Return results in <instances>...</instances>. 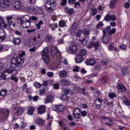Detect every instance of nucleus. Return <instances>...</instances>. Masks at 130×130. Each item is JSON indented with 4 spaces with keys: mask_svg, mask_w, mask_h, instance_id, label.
Here are the masks:
<instances>
[{
    "mask_svg": "<svg viewBox=\"0 0 130 130\" xmlns=\"http://www.w3.org/2000/svg\"><path fill=\"white\" fill-rule=\"evenodd\" d=\"M113 45V43H111L110 44L108 48L109 50H112V49L114 47Z\"/></svg>",
    "mask_w": 130,
    "mask_h": 130,
    "instance_id": "nucleus-53",
    "label": "nucleus"
},
{
    "mask_svg": "<svg viewBox=\"0 0 130 130\" xmlns=\"http://www.w3.org/2000/svg\"><path fill=\"white\" fill-rule=\"evenodd\" d=\"M108 96L110 99H112L116 97V94L114 93H110L108 94Z\"/></svg>",
    "mask_w": 130,
    "mask_h": 130,
    "instance_id": "nucleus-42",
    "label": "nucleus"
},
{
    "mask_svg": "<svg viewBox=\"0 0 130 130\" xmlns=\"http://www.w3.org/2000/svg\"><path fill=\"white\" fill-rule=\"evenodd\" d=\"M12 8L13 10H16L23 9L24 7L23 5L20 1H14L12 3Z\"/></svg>",
    "mask_w": 130,
    "mask_h": 130,
    "instance_id": "nucleus-3",
    "label": "nucleus"
},
{
    "mask_svg": "<svg viewBox=\"0 0 130 130\" xmlns=\"http://www.w3.org/2000/svg\"><path fill=\"white\" fill-rule=\"evenodd\" d=\"M41 84L38 82H35L34 84V86L37 88H39L41 86Z\"/></svg>",
    "mask_w": 130,
    "mask_h": 130,
    "instance_id": "nucleus-47",
    "label": "nucleus"
},
{
    "mask_svg": "<svg viewBox=\"0 0 130 130\" xmlns=\"http://www.w3.org/2000/svg\"><path fill=\"white\" fill-rule=\"evenodd\" d=\"M37 49L36 46H34L32 48L29 49V51L30 52H34Z\"/></svg>",
    "mask_w": 130,
    "mask_h": 130,
    "instance_id": "nucleus-54",
    "label": "nucleus"
},
{
    "mask_svg": "<svg viewBox=\"0 0 130 130\" xmlns=\"http://www.w3.org/2000/svg\"><path fill=\"white\" fill-rule=\"evenodd\" d=\"M1 111L2 113V114H3L4 115L8 117L9 113V110L6 109H3Z\"/></svg>",
    "mask_w": 130,
    "mask_h": 130,
    "instance_id": "nucleus-23",
    "label": "nucleus"
},
{
    "mask_svg": "<svg viewBox=\"0 0 130 130\" xmlns=\"http://www.w3.org/2000/svg\"><path fill=\"white\" fill-rule=\"evenodd\" d=\"M16 70L11 68H7L5 69L4 72H5L8 73H11L14 71L15 72Z\"/></svg>",
    "mask_w": 130,
    "mask_h": 130,
    "instance_id": "nucleus-24",
    "label": "nucleus"
},
{
    "mask_svg": "<svg viewBox=\"0 0 130 130\" xmlns=\"http://www.w3.org/2000/svg\"><path fill=\"white\" fill-rule=\"evenodd\" d=\"M68 119L70 121H72L73 120L72 116L71 115H68Z\"/></svg>",
    "mask_w": 130,
    "mask_h": 130,
    "instance_id": "nucleus-63",
    "label": "nucleus"
},
{
    "mask_svg": "<svg viewBox=\"0 0 130 130\" xmlns=\"http://www.w3.org/2000/svg\"><path fill=\"white\" fill-rule=\"evenodd\" d=\"M25 109L23 108H20L18 109L17 112L18 115H22Z\"/></svg>",
    "mask_w": 130,
    "mask_h": 130,
    "instance_id": "nucleus-30",
    "label": "nucleus"
},
{
    "mask_svg": "<svg viewBox=\"0 0 130 130\" xmlns=\"http://www.w3.org/2000/svg\"><path fill=\"white\" fill-rule=\"evenodd\" d=\"M69 97L67 96V95L63 94L62 95L60 99L62 100L67 101L69 99Z\"/></svg>",
    "mask_w": 130,
    "mask_h": 130,
    "instance_id": "nucleus-40",
    "label": "nucleus"
},
{
    "mask_svg": "<svg viewBox=\"0 0 130 130\" xmlns=\"http://www.w3.org/2000/svg\"><path fill=\"white\" fill-rule=\"evenodd\" d=\"M104 25V24L102 22H100L96 26V27L98 29H101V27Z\"/></svg>",
    "mask_w": 130,
    "mask_h": 130,
    "instance_id": "nucleus-43",
    "label": "nucleus"
},
{
    "mask_svg": "<svg viewBox=\"0 0 130 130\" xmlns=\"http://www.w3.org/2000/svg\"><path fill=\"white\" fill-rule=\"evenodd\" d=\"M45 108L43 105L40 106L38 109V113L40 114H42L45 112Z\"/></svg>",
    "mask_w": 130,
    "mask_h": 130,
    "instance_id": "nucleus-17",
    "label": "nucleus"
},
{
    "mask_svg": "<svg viewBox=\"0 0 130 130\" xmlns=\"http://www.w3.org/2000/svg\"><path fill=\"white\" fill-rule=\"evenodd\" d=\"M81 115L83 117L86 116L87 115V112L85 111L84 110L81 111L80 113Z\"/></svg>",
    "mask_w": 130,
    "mask_h": 130,
    "instance_id": "nucleus-52",
    "label": "nucleus"
},
{
    "mask_svg": "<svg viewBox=\"0 0 130 130\" xmlns=\"http://www.w3.org/2000/svg\"><path fill=\"white\" fill-rule=\"evenodd\" d=\"M116 29L115 28H113L110 30L108 31V34L110 35H112L113 34H115L116 32Z\"/></svg>",
    "mask_w": 130,
    "mask_h": 130,
    "instance_id": "nucleus-37",
    "label": "nucleus"
},
{
    "mask_svg": "<svg viewBox=\"0 0 130 130\" xmlns=\"http://www.w3.org/2000/svg\"><path fill=\"white\" fill-rule=\"evenodd\" d=\"M123 99L124 100L122 102L124 104L128 106H130V102L126 98L125 96H123L122 98V100Z\"/></svg>",
    "mask_w": 130,
    "mask_h": 130,
    "instance_id": "nucleus-20",
    "label": "nucleus"
},
{
    "mask_svg": "<svg viewBox=\"0 0 130 130\" xmlns=\"http://www.w3.org/2000/svg\"><path fill=\"white\" fill-rule=\"evenodd\" d=\"M7 90L6 89L1 90L0 91V95L2 96H4L6 95L7 93Z\"/></svg>",
    "mask_w": 130,
    "mask_h": 130,
    "instance_id": "nucleus-29",
    "label": "nucleus"
},
{
    "mask_svg": "<svg viewBox=\"0 0 130 130\" xmlns=\"http://www.w3.org/2000/svg\"><path fill=\"white\" fill-rule=\"evenodd\" d=\"M86 54V50L85 49H83L81 50L79 52L78 54L79 55L82 56L85 55Z\"/></svg>",
    "mask_w": 130,
    "mask_h": 130,
    "instance_id": "nucleus-39",
    "label": "nucleus"
},
{
    "mask_svg": "<svg viewBox=\"0 0 130 130\" xmlns=\"http://www.w3.org/2000/svg\"><path fill=\"white\" fill-rule=\"evenodd\" d=\"M54 75L53 73L52 72H49L47 73V75L48 77H52Z\"/></svg>",
    "mask_w": 130,
    "mask_h": 130,
    "instance_id": "nucleus-57",
    "label": "nucleus"
},
{
    "mask_svg": "<svg viewBox=\"0 0 130 130\" xmlns=\"http://www.w3.org/2000/svg\"><path fill=\"white\" fill-rule=\"evenodd\" d=\"M111 27L110 26H107L106 28L103 30V35H106V34L107 32H108V30L110 29Z\"/></svg>",
    "mask_w": 130,
    "mask_h": 130,
    "instance_id": "nucleus-34",
    "label": "nucleus"
},
{
    "mask_svg": "<svg viewBox=\"0 0 130 130\" xmlns=\"http://www.w3.org/2000/svg\"><path fill=\"white\" fill-rule=\"evenodd\" d=\"M67 1L66 0H62L61 3V6H63L66 5L67 3Z\"/></svg>",
    "mask_w": 130,
    "mask_h": 130,
    "instance_id": "nucleus-62",
    "label": "nucleus"
},
{
    "mask_svg": "<svg viewBox=\"0 0 130 130\" xmlns=\"http://www.w3.org/2000/svg\"><path fill=\"white\" fill-rule=\"evenodd\" d=\"M102 41L103 42L106 44H107L109 43L110 41V36L108 37L107 35H103Z\"/></svg>",
    "mask_w": 130,
    "mask_h": 130,
    "instance_id": "nucleus-13",
    "label": "nucleus"
},
{
    "mask_svg": "<svg viewBox=\"0 0 130 130\" xmlns=\"http://www.w3.org/2000/svg\"><path fill=\"white\" fill-rule=\"evenodd\" d=\"M45 88L40 90L39 92V93L40 95H42L45 92Z\"/></svg>",
    "mask_w": 130,
    "mask_h": 130,
    "instance_id": "nucleus-56",
    "label": "nucleus"
},
{
    "mask_svg": "<svg viewBox=\"0 0 130 130\" xmlns=\"http://www.w3.org/2000/svg\"><path fill=\"white\" fill-rule=\"evenodd\" d=\"M116 19V18L114 15H110V14H108L105 16L104 20L106 21H110V20L114 21Z\"/></svg>",
    "mask_w": 130,
    "mask_h": 130,
    "instance_id": "nucleus-12",
    "label": "nucleus"
},
{
    "mask_svg": "<svg viewBox=\"0 0 130 130\" xmlns=\"http://www.w3.org/2000/svg\"><path fill=\"white\" fill-rule=\"evenodd\" d=\"M6 18L7 21H10V20H11L13 18V17L12 16L10 15L6 16Z\"/></svg>",
    "mask_w": 130,
    "mask_h": 130,
    "instance_id": "nucleus-61",
    "label": "nucleus"
},
{
    "mask_svg": "<svg viewBox=\"0 0 130 130\" xmlns=\"http://www.w3.org/2000/svg\"><path fill=\"white\" fill-rule=\"evenodd\" d=\"M11 79L12 80H14L15 82H17L18 81V78L16 77L12 76L11 77Z\"/></svg>",
    "mask_w": 130,
    "mask_h": 130,
    "instance_id": "nucleus-58",
    "label": "nucleus"
},
{
    "mask_svg": "<svg viewBox=\"0 0 130 130\" xmlns=\"http://www.w3.org/2000/svg\"><path fill=\"white\" fill-rule=\"evenodd\" d=\"M31 19L32 21H37L38 20V18L35 16H31Z\"/></svg>",
    "mask_w": 130,
    "mask_h": 130,
    "instance_id": "nucleus-60",
    "label": "nucleus"
},
{
    "mask_svg": "<svg viewBox=\"0 0 130 130\" xmlns=\"http://www.w3.org/2000/svg\"><path fill=\"white\" fill-rule=\"evenodd\" d=\"M64 94L67 95L70 92V90L69 89H66L64 90Z\"/></svg>",
    "mask_w": 130,
    "mask_h": 130,
    "instance_id": "nucleus-55",
    "label": "nucleus"
},
{
    "mask_svg": "<svg viewBox=\"0 0 130 130\" xmlns=\"http://www.w3.org/2000/svg\"><path fill=\"white\" fill-rule=\"evenodd\" d=\"M77 26V24L76 22H74L72 24L71 27L72 29H75Z\"/></svg>",
    "mask_w": 130,
    "mask_h": 130,
    "instance_id": "nucleus-51",
    "label": "nucleus"
},
{
    "mask_svg": "<svg viewBox=\"0 0 130 130\" xmlns=\"http://www.w3.org/2000/svg\"><path fill=\"white\" fill-rule=\"evenodd\" d=\"M100 45V44L99 41H97L96 42H95L94 40H91L87 47L88 49L95 47V49H96V48L99 47Z\"/></svg>",
    "mask_w": 130,
    "mask_h": 130,
    "instance_id": "nucleus-5",
    "label": "nucleus"
},
{
    "mask_svg": "<svg viewBox=\"0 0 130 130\" xmlns=\"http://www.w3.org/2000/svg\"><path fill=\"white\" fill-rule=\"evenodd\" d=\"M53 97L51 95H48L46 96V98L45 99V103H51L53 102Z\"/></svg>",
    "mask_w": 130,
    "mask_h": 130,
    "instance_id": "nucleus-14",
    "label": "nucleus"
},
{
    "mask_svg": "<svg viewBox=\"0 0 130 130\" xmlns=\"http://www.w3.org/2000/svg\"><path fill=\"white\" fill-rule=\"evenodd\" d=\"M117 89L121 90V91H123V89L124 88L125 91L126 90V88L123 86L122 84H118L117 86Z\"/></svg>",
    "mask_w": 130,
    "mask_h": 130,
    "instance_id": "nucleus-38",
    "label": "nucleus"
},
{
    "mask_svg": "<svg viewBox=\"0 0 130 130\" xmlns=\"http://www.w3.org/2000/svg\"><path fill=\"white\" fill-rule=\"evenodd\" d=\"M43 23V22L42 20H40L38 23L36 24V26L37 27L36 29H39L41 28V25Z\"/></svg>",
    "mask_w": 130,
    "mask_h": 130,
    "instance_id": "nucleus-33",
    "label": "nucleus"
},
{
    "mask_svg": "<svg viewBox=\"0 0 130 130\" xmlns=\"http://www.w3.org/2000/svg\"><path fill=\"white\" fill-rule=\"evenodd\" d=\"M8 117L4 115L3 114H1L0 116V121L1 122H3L7 119Z\"/></svg>",
    "mask_w": 130,
    "mask_h": 130,
    "instance_id": "nucleus-26",
    "label": "nucleus"
},
{
    "mask_svg": "<svg viewBox=\"0 0 130 130\" xmlns=\"http://www.w3.org/2000/svg\"><path fill=\"white\" fill-rule=\"evenodd\" d=\"M4 22L3 18L0 17V26L6 28L7 27V24H5Z\"/></svg>",
    "mask_w": 130,
    "mask_h": 130,
    "instance_id": "nucleus-25",
    "label": "nucleus"
},
{
    "mask_svg": "<svg viewBox=\"0 0 130 130\" xmlns=\"http://www.w3.org/2000/svg\"><path fill=\"white\" fill-rule=\"evenodd\" d=\"M27 16H28L29 19L28 20H21L20 24L21 25L23 28H28L29 27L31 26L30 20L29 16L28 15Z\"/></svg>",
    "mask_w": 130,
    "mask_h": 130,
    "instance_id": "nucleus-4",
    "label": "nucleus"
},
{
    "mask_svg": "<svg viewBox=\"0 0 130 130\" xmlns=\"http://www.w3.org/2000/svg\"><path fill=\"white\" fill-rule=\"evenodd\" d=\"M49 49L47 47H46L42 51L41 54V55H46L47 53H48Z\"/></svg>",
    "mask_w": 130,
    "mask_h": 130,
    "instance_id": "nucleus-31",
    "label": "nucleus"
},
{
    "mask_svg": "<svg viewBox=\"0 0 130 130\" xmlns=\"http://www.w3.org/2000/svg\"><path fill=\"white\" fill-rule=\"evenodd\" d=\"M11 38L12 39V43L15 45H19L21 42V40L20 38H14L13 36H11Z\"/></svg>",
    "mask_w": 130,
    "mask_h": 130,
    "instance_id": "nucleus-11",
    "label": "nucleus"
},
{
    "mask_svg": "<svg viewBox=\"0 0 130 130\" xmlns=\"http://www.w3.org/2000/svg\"><path fill=\"white\" fill-rule=\"evenodd\" d=\"M90 30H84L83 31L84 34L86 35H88L89 34Z\"/></svg>",
    "mask_w": 130,
    "mask_h": 130,
    "instance_id": "nucleus-49",
    "label": "nucleus"
},
{
    "mask_svg": "<svg viewBox=\"0 0 130 130\" xmlns=\"http://www.w3.org/2000/svg\"><path fill=\"white\" fill-rule=\"evenodd\" d=\"M81 110L78 108H75L73 111L72 115L76 119H79L80 118V113Z\"/></svg>",
    "mask_w": 130,
    "mask_h": 130,
    "instance_id": "nucleus-6",
    "label": "nucleus"
},
{
    "mask_svg": "<svg viewBox=\"0 0 130 130\" xmlns=\"http://www.w3.org/2000/svg\"><path fill=\"white\" fill-rule=\"evenodd\" d=\"M102 103V100L101 99L97 98L94 100L93 104L95 106L97 109H99L101 107Z\"/></svg>",
    "mask_w": 130,
    "mask_h": 130,
    "instance_id": "nucleus-7",
    "label": "nucleus"
},
{
    "mask_svg": "<svg viewBox=\"0 0 130 130\" xmlns=\"http://www.w3.org/2000/svg\"><path fill=\"white\" fill-rule=\"evenodd\" d=\"M23 62L17 56H14L11 61V66L12 67H19L23 64Z\"/></svg>",
    "mask_w": 130,
    "mask_h": 130,
    "instance_id": "nucleus-1",
    "label": "nucleus"
},
{
    "mask_svg": "<svg viewBox=\"0 0 130 130\" xmlns=\"http://www.w3.org/2000/svg\"><path fill=\"white\" fill-rule=\"evenodd\" d=\"M34 109L33 107H31L29 108L28 110L27 113H28L31 115H32L34 111Z\"/></svg>",
    "mask_w": 130,
    "mask_h": 130,
    "instance_id": "nucleus-36",
    "label": "nucleus"
},
{
    "mask_svg": "<svg viewBox=\"0 0 130 130\" xmlns=\"http://www.w3.org/2000/svg\"><path fill=\"white\" fill-rule=\"evenodd\" d=\"M50 49L51 55L52 57L54 56L58 52L57 48L54 46L51 45L49 46Z\"/></svg>",
    "mask_w": 130,
    "mask_h": 130,
    "instance_id": "nucleus-8",
    "label": "nucleus"
},
{
    "mask_svg": "<svg viewBox=\"0 0 130 130\" xmlns=\"http://www.w3.org/2000/svg\"><path fill=\"white\" fill-rule=\"evenodd\" d=\"M56 3L55 0H47L45 6V9L49 12L52 11L55 7Z\"/></svg>",
    "mask_w": 130,
    "mask_h": 130,
    "instance_id": "nucleus-2",
    "label": "nucleus"
},
{
    "mask_svg": "<svg viewBox=\"0 0 130 130\" xmlns=\"http://www.w3.org/2000/svg\"><path fill=\"white\" fill-rule=\"evenodd\" d=\"M65 23L63 21H60L59 23V25L60 27H63L65 25Z\"/></svg>",
    "mask_w": 130,
    "mask_h": 130,
    "instance_id": "nucleus-46",
    "label": "nucleus"
},
{
    "mask_svg": "<svg viewBox=\"0 0 130 130\" xmlns=\"http://www.w3.org/2000/svg\"><path fill=\"white\" fill-rule=\"evenodd\" d=\"M46 40L47 42H50L52 39L51 36L50 34L47 35L46 37Z\"/></svg>",
    "mask_w": 130,
    "mask_h": 130,
    "instance_id": "nucleus-44",
    "label": "nucleus"
},
{
    "mask_svg": "<svg viewBox=\"0 0 130 130\" xmlns=\"http://www.w3.org/2000/svg\"><path fill=\"white\" fill-rule=\"evenodd\" d=\"M101 64L103 66H105L107 65V64H108V62L106 61H102L101 62Z\"/></svg>",
    "mask_w": 130,
    "mask_h": 130,
    "instance_id": "nucleus-64",
    "label": "nucleus"
},
{
    "mask_svg": "<svg viewBox=\"0 0 130 130\" xmlns=\"http://www.w3.org/2000/svg\"><path fill=\"white\" fill-rule=\"evenodd\" d=\"M75 60L76 63H80L83 61V56L77 55L75 56Z\"/></svg>",
    "mask_w": 130,
    "mask_h": 130,
    "instance_id": "nucleus-15",
    "label": "nucleus"
},
{
    "mask_svg": "<svg viewBox=\"0 0 130 130\" xmlns=\"http://www.w3.org/2000/svg\"><path fill=\"white\" fill-rule=\"evenodd\" d=\"M87 38H84L82 40V44L84 46H85L87 45V42L88 41L87 40Z\"/></svg>",
    "mask_w": 130,
    "mask_h": 130,
    "instance_id": "nucleus-45",
    "label": "nucleus"
},
{
    "mask_svg": "<svg viewBox=\"0 0 130 130\" xmlns=\"http://www.w3.org/2000/svg\"><path fill=\"white\" fill-rule=\"evenodd\" d=\"M42 59L45 63H48L49 59V57L46 55H42Z\"/></svg>",
    "mask_w": 130,
    "mask_h": 130,
    "instance_id": "nucleus-22",
    "label": "nucleus"
},
{
    "mask_svg": "<svg viewBox=\"0 0 130 130\" xmlns=\"http://www.w3.org/2000/svg\"><path fill=\"white\" fill-rule=\"evenodd\" d=\"M66 12L69 15H71L74 12V10L73 8L69 9L67 7L66 8Z\"/></svg>",
    "mask_w": 130,
    "mask_h": 130,
    "instance_id": "nucleus-19",
    "label": "nucleus"
},
{
    "mask_svg": "<svg viewBox=\"0 0 130 130\" xmlns=\"http://www.w3.org/2000/svg\"><path fill=\"white\" fill-rule=\"evenodd\" d=\"M100 80L101 83H104L106 82L107 79L105 77H103L101 78Z\"/></svg>",
    "mask_w": 130,
    "mask_h": 130,
    "instance_id": "nucleus-50",
    "label": "nucleus"
},
{
    "mask_svg": "<svg viewBox=\"0 0 130 130\" xmlns=\"http://www.w3.org/2000/svg\"><path fill=\"white\" fill-rule=\"evenodd\" d=\"M10 3L8 0H5L3 3L0 4V6L2 8H7L10 5Z\"/></svg>",
    "mask_w": 130,
    "mask_h": 130,
    "instance_id": "nucleus-10",
    "label": "nucleus"
},
{
    "mask_svg": "<svg viewBox=\"0 0 130 130\" xmlns=\"http://www.w3.org/2000/svg\"><path fill=\"white\" fill-rule=\"evenodd\" d=\"M91 10L92 12V15H95L97 13V9L96 8H92Z\"/></svg>",
    "mask_w": 130,
    "mask_h": 130,
    "instance_id": "nucleus-48",
    "label": "nucleus"
},
{
    "mask_svg": "<svg viewBox=\"0 0 130 130\" xmlns=\"http://www.w3.org/2000/svg\"><path fill=\"white\" fill-rule=\"evenodd\" d=\"M116 1L115 0H112L110 3L109 5V6L111 8H113L114 5L116 3Z\"/></svg>",
    "mask_w": 130,
    "mask_h": 130,
    "instance_id": "nucleus-41",
    "label": "nucleus"
},
{
    "mask_svg": "<svg viewBox=\"0 0 130 130\" xmlns=\"http://www.w3.org/2000/svg\"><path fill=\"white\" fill-rule=\"evenodd\" d=\"M49 27L51 28V29L52 31H54L57 28V26L56 24H50L49 25Z\"/></svg>",
    "mask_w": 130,
    "mask_h": 130,
    "instance_id": "nucleus-35",
    "label": "nucleus"
},
{
    "mask_svg": "<svg viewBox=\"0 0 130 130\" xmlns=\"http://www.w3.org/2000/svg\"><path fill=\"white\" fill-rule=\"evenodd\" d=\"M65 108V107L63 105H60L56 107V110L59 112H61L63 111Z\"/></svg>",
    "mask_w": 130,
    "mask_h": 130,
    "instance_id": "nucleus-21",
    "label": "nucleus"
},
{
    "mask_svg": "<svg viewBox=\"0 0 130 130\" xmlns=\"http://www.w3.org/2000/svg\"><path fill=\"white\" fill-rule=\"evenodd\" d=\"M59 76L61 77H65L67 75V73L66 71L62 70L59 73Z\"/></svg>",
    "mask_w": 130,
    "mask_h": 130,
    "instance_id": "nucleus-18",
    "label": "nucleus"
},
{
    "mask_svg": "<svg viewBox=\"0 0 130 130\" xmlns=\"http://www.w3.org/2000/svg\"><path fill=\"white\" fill-rule=\"evenodd\" d=\"M44 121L40 118H37L36 120V123L38 124L42 125L44 124Z\"/></svg>",
    "mask_w": 130,
    "mask_h": 130,
    "instance_id": "nucleus-27",
    "label": "nucleus"
},
{
    "mask_svg": "<svg viewBox=\"0 0 130 130\" xmlns=\"http://www.w3.org/2000/svg\"><path fill=\"white\" fill-rule=\"evenodd\" d=\"M95 60L92 58H89L87 59L86 64L87 65L92 66L95 64Z\"/></svg>",
    "mask_w": 130,
    "mask_h": 130,
    "instance_id": "nucleus-16",
    "label": "nucleus"
},
{
    "mask_svg": "<svg viewBox=\"0 0 130 130\" xmlns=\"http://www.w3.org/2000/svg\"><path fill=\"white\" fill-rule=\"evenodd\" d=\"M7 77L4 74L2 73H0V80H6L8 79V78H7Z\"/></svg>",
    "mask_w": 130,
    "mask_h": 130,
    "instance_id": "nucleus-32",
    "label": "nucleus"
},
{
    "mask_svg": "<svg viewBox=\"0 0 130 130\" xmlns=\"http://www.w3.org/2000/svg\"><path fill=\"white\" fill-rule=\"evenodd\" d=\"M69 51L71 53H74L76 52L78 50V47L76 44H70L69 46Z\"/></svg>",
    "mask_w": 130,
    "mask_h": 130,
    "instance_id": "nucleus-9",
    "label": "nucleus"
},
{
    "mask_svg": "<svg viewBox=\"0 0 130 130\" xmlns=\"http://www.w3.org/2000/svg\"><path fill=\"white\" fill-rule=\"evenodd\" d=\"M26 9L27 10L30 12H31L34 11L35 8L33 6H28L27 7Z\"/></svg>",
    "mask_w": 130,
    "mask_h": 130,
    "instance_id": "nucleus-28",
    "label": "nucleus"
},
{
    "mask_svg": "<svg viewBox=\"0 0 130 130\" xmlns=\"http://www.w3.org/2000/svg\"><path fill=\"white\" fill-rule=\"evenodd\" d=\"M75 1V0H68V2L70 5L74 4Z\"/></svg>",
    "mask_w": 130,
    "mask_h": 130,
    "instance_id": "nucleus-59",
    "label": "nucleus"
}]
</instances>
